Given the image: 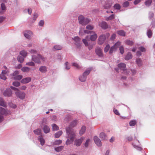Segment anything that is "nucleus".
Segmentation results:
<instances>
[{
    "mask_svg": "<svg viewBox=\"0 0 155 155\" xmlns=\"http://www.w3.org/2000/svg\"><path fill=\"white\" fill-rule=\"evenodd\" d=\"M66 131L68 135V137L70 140L68 139L66 143L67 145H68L73 143L75 137V134L73 131H72L70 127L66 128Z\"/></svg>",
    "mask_w": 155,
    "mask_h": 155,
    "instance_id": "nucleus-1",
    "label": "nucleus"
},
{
    "mask_svg": "<svg viewBox=\"0 0 155 155\" xmlns=\"http://www.w3.org/2000/svg\"><path fill=\"white\" fill-rule=\"evenodd\" d=\"M92 69V68L91 67L87 68L83 73V74L80 76L79 77V80L81 82L85 81L86 79L87 76L89 74Z\"/></svg>",
    "mask_w": 155,
    "mask_h": 155,
    "instance_id": "nucleus-2",
    "label": "nucleus"
},
{
    "mask_svg": "<svg viewBox=\"0 0 155 155\" xmlns=\"http://www.w3.org/2000/svg\"><path fill=\"white\" fill-rule=\"evenodd\" d=\"M11 88L15 91V94L18 97L21 99H23L25 98V93L19 91L17 88Z\"/></svg>",
    "mask_w": 155,
    "mask_h": 155,
    "instance_id": "nucleus-3",
    "label": "nucleus"
},
{
    "mask_svg": "<svg viewBox=\"0 0 155 155\" xmlns=\"http://www.w3.org/2000/svg\"><path fill=\"white\" fill-rule=\"evenodd\" d=\"M118 69H120L123 71L122 73L125 74L126 75L129 74L128 70L126 69V65L124 63H120L118 64Z\"/></svg>",
    "mask_w": 155,
    "mask_h": 155,
    "instance_id": "nucleus-4",
    "label": "nucleus"
},
{
    "mask_svg": "<svg viewBox=\"0 0 155 155\" xmlns=\"http://www.w3.org/2000/svg\"><path fill=\"white\" fill-rule=\"evenodd\" d=\"M79 23L82 25H85L89 23L90 20L88 18H84L83 16L81 15L78 17Z\"/></svg>",
    "mask_w": 155,
    "mask_h": 155,
    "instance_id": "nucleus-5",
    "label": "nucleus"
},
{
    "mask_svg": "<svg viewBox=\"0 0 155 155\" xmlns=\"http://www.w3.org/2000/svg\"><path fill=\"white\" fill-rule=\"evenodd\" d=\"M120 45V42L118 41L116 42L113 46L111 47L109 51L110 54H111L113 52L115 51Z\"/></svg>",
    "mask_w": 155,
    "mask_h": 155,
    "instance_id": "nucleus-6",
    "label": "nucleus"
},
{
    "mask_svg": "<svg viewBox=\"0 0 155 155\" xmlns=\"http://www.w3.org/2000/svg\"><path fill=\"white\" fill-rule=\"evenodd\" d=\"M73 40L74 41L75 44L76 45L77 48H80L81 47V44L80 41L81 39L78 36L72 38Z\"/></svg>",
    "mask_w": 155,
    "mask_h": 155,
    "instance_id": "nucleus-7",
    "label": "nucleus"
},
{
    "mask_svg": "<svg viewBox=\"0 0 155 155\" xmlns=\"http://www.w3.org/2000/svg\"><path fill=\"white\" fill-rule=\"evenodd\" d=\"M102 4L104 5V8L105 9L110 8L111 6V4L109 3L107 0H104L101 2Z\"/></svg>",
    "mask_w": 155,
    "mask_h": 155,
    "instance_id": "nucleus-8",
    "label": "nucleus"
},
{
    "mask_svg": "<svg viewBox=\"0 0 155 155\" xmlns=\"http://www.w3.org/2000/svg\"><path fill=\"white\" fill-rule=\"evenodd\" d=\"M9 72V71L8 70H2V73L0 74V78L4 80H6L7 78L5 75L7 74Z\"/></svg>",
    "mask_w": 155,
    "mask_h": 155,
    "instance_id": "nucleus-9",
    "label": "nucleus"
},
{
    "mask_svg": "<svg viewBox=\"0 0 155 155\" xmlns=\"http://www.w3.org/2000/svg\"><path fill=\"white\" fill-rule=\"evenodd\" d=\"M106 38V37L105 35H102L100 36L98 38V44L99 45L102 44Z\"/></svg>",
    "mask_w": 155,
    "mask_h": 155,
    "instance_id": "nucleus-10",
    "label": "nucleus"
},
{
    "mask_svg": "<svg viewBox=\"0 0 155 155\" xmlns=\"http://www.w3.org/2000/svg\"><path fill=\"white\" fill-rule=\"evenodd\" d=\"M84 139V137H81L80 139L76 140L75 141L74 145L77 147L79 146Z\"/></svg>",
    "mask_w": 155,
    "mask_h": 155,
    "instance_id": "nucleus-11",
    "label": "nucleus"
},
{
    "mask_svg": "<svg viewBox=\"0 0 155 155\" xmlns=\"http://www.w3.org/2000/svg\"><path fill=\"white\" fill-rule=\"evenodd\" d=\"M95 143L98 146H101V141L100 140L97 136H95L94 138Z\"/></svg>",
    "mask_w": 155,
    "mask_h": 155,
    "instance_id": "nucleus-12",
    "label": "nucleus"
},
{
    "mask_svg": "<svg viewBox=\"0 0 155 155\" xmlns=\"http://www.w3.org/2000/svg\"><path fill=\"white\" fill-rule=\"evenodd\" d=\"M32 34V32L30 31H27L24 32V35L25 37L28 39L30 38Z\"/></svg>",
    "mask_w": 155,
    "mask_h": 155,
    "instance_id": "nucleus-13",
    "label": "nucleus"
},
{
    "mask_svg": "<svg viewBox=\"0 0 155 155\" xmlns=\"http://www.w3.org/2000/svg\"><path fill=\"white\" fill-rule=\"evenodd\" d=\"M31 80V78L29 77H26L22 79L21 81V82L23 84H27L29 83Z\"/></svg>",
    "mask_w": 155,
    "mask_h": 155,
    "instance_id": "nucleus-14",
    "label": "nucleus"
},
{
    "mask_svg": "<svg viewBox=\"0 0 155 155\" xmlns=\"http://www.w3.org/2000/svg\"><path fill=\"white\" fill-rule=\"evenodd\" d=\"M95 52L99 56L101 57L103 56V53L101 48L97 47L95 49Z\"/></svg>",
    "mask_w": 155,
    "mask_h": 155,
    "instance_id": "nucleus-15",
    "label": "nucleus"
},
{
    "mask_svg": "<svg viewBox=\"0 0 155 155\" xmlns=\"http://www.w3.org/2000/svg\"><path fill=\"white\" fill-rule=\"evenodd\" d=\"M10 113L9 111H6L5 109L0 107V114L7 115Z\"/></svg>",
    "mask_w": 155,
    "mask_h": 155,
    "instance_id": "nucleus-16",
    "label": "nucleus"
},
{
    "mask_svg": "<svg viewBox=\"0 0 155 155\" xmlns=\"http://www.w3.org/2000/svg\"><path fill=\"white\" fill-rule=\"evenodd\" d=\"M12 92L11 90L9 88L5 91L3 93L4 95L5 96L10 97L12 95Z\"/></svg>",
    "mask_w": 155,
    "mask_h": 155,
    "instance_id": "nucleus-17",
    "label": "nucleus"
},
{
    "mask_svg": "<svg viewBox=\"0 0 155 155\" xmlns=\"http://www.w3.org/2000/svg\"><path fill=\"white\" fill-rule=\"evenodd\" d=\"M32 60L34 61L35 62L39 64L41 62V61L38 58L34 55H32L31 56Z\"/></svg>",
    "mask_w": 155,
    "mask_h": 155,
    "instance_id": "nucleus-18",
    "label": "nucleus"
},
{
    "mask_svg": "<svg viewBox=\"0 0 155 155\" xmlns=\"http://www.w3.org/2000/svg\"><path fill=\"white\" fill-rule=\"evenodd\" d=\"M99 25L102 28L104 29H106L108 28V25L105 22L102 21L100 22L99 24Z\"/></svg>",
    "mask_w": 155,
    "mask_h": 155,
    "instance_id": "nucleus-19",
    "label": "nucleus"
},
{
    "mask_svg": "<svg viewBox=\"0 0 155 155\" xmlns=\"http://www.w3.org/2000/svg\"><path fill=\"white\" fill-rule=\"evenodd\" d=\"M90 41V38L88 36H87L85 38L82 39V41L86 46H89V43L88 41Z\"/></svg>",
    "mask_w": 155,
    "mask_h": 155,
    "instance_id": "nucleus-20",
    "label": "nucleus"
},
{
    "mask_svg": "<svg viewBox=\"0 0 155 155\" xmlns=\"http://www.w3.org/2000/svg\"><path fill=\"white\" fill-rule=\"evenodd\" d=\"M39 70L42 73H45L47 71V68L45 66H41L40 67Z\"/></svg>",
    "mask_w": 155,
    "mask_h": 155,
    "instance_id": "nucleus-21",
    "label": "nucleus"
},
{
    "mask_svg": "<svg viewBox=\"0 0 155 155\" xmlns=\"http://www.w3.org/2000/svg\"><path fill=\"white\" fill-rule=\"evenodd\" d=\"M78 123V121L77 120H73L70 124V126L69 127H70V129L72 131H73L72 129L71 128V127H73L75 126Z\"/></svg>",
    "mask_w": 155,
    "mask_h": 155,
    "instance_id": "nucleus-22",
    "label": "nucleus"
},
{
    "mask_svg": "<svg viewBox=\"0 0 155 155\" xmlns=\"http://www.w3.org/2000/svg\"><path fill=\"white\" fill-rule=\"evenodd\" d=\"M64 69L66 70H68L71 68L70 64L68 62H66L64 64Z\"/></svg>",
    "mask_w": 155,
    "mask_h": 155,
    "instance_id": "nucleus-23",
    "label": "nucleus"
},
{
    "mask_svg": "<svg viewBox=\"0 0 155 155\" xmlns=\"http://www.w3.org/2000/svg\"><path fill=\"white\" fill-rule=\"evenodd\" d=\"M132 58V55L130 52H128L126 56L125 59L126 60H128L131 59Z\"/></svg>",
    "mask_w": 155,
    "mask_h": 155,
    "instance_id": "nucleus-24",
    "label": "nucleus"
},
{
    "mask_svg": "<svg viewBox=\"0 0 155 155\" xmlns=\"http://www.w3.org/2000/svg\"><path fill=\"white\" fill-rule=\"evenodd\" d=\"M97 38V35L94 33L93 35H91L90 36V40L92 41H94L96 40Z\"/></svg>",
    "mask_w": 155,
    "mask_h": 155,
    "instance_id": "nucleus-25",
    "label": "nucleus"
},
{
    "mask_svg": "<svg viewBox=\"0 0 155 155\" xmlns=\"http://www.w3.org/2000/svg\"><path fill=\"white\" fill-rule=\"evenodd\" d=\"M43 130L45 133L47 134L50 132V129L48 126L45 125L43 127Z\"/></svg>",
    "mask_w": 155,
    "mask_h": 155,
    "instance_id": "nucleus-26",
    "label": "nucleus"
},
{
    "mask_svg": "<svg viewBox=\"0 0 155 155\" xmlns=\"http://www.w3.org/2000/svg\"><path fill=\"white\" fill-rule=\"evenodd\" d=\"M0 105L4 107H6L7 106L5 102L3 99L1 97L0 98Z\"/></svg>",
    "mask_w": 155,
    "mask_h": 155,
    "instance_id": "nucleus-27",
    "label": "nucleus"
},
{
    "mask_svg": "<svg viewBox=\"0 0 155 155\" xmlns=\"http://www.w3.org/2000/svg\"><path fill=\"white\" fill-rule=\"evenodd\" d=\"M86 130V127L84 126H83L82 127L81 129L79 132V134H80V135H82L85 132Z\"/></svg>",
    "mask_w": 155,
    "mask_h": 155,
    "instance_id": "nucleus-28",
    "label": "nucleus"
},
{
    "mask_svg": "<svg viewBox=\"0 0 155 155\" xmlns=\"http://www.w3.org/2000/svg\"><path fill=\"white\" fill-rule=\"evenodd\" d=\"M38 139L40 142L42 146L45 143V140L43 138L42 136H39Z\"/></svg>",
    "mask_w": 155,
    "mask_h": 155,
    "instance_id": "nucleus-29",
    "label": "nucleus"
},
{
    "mask_svg": "<svg viewBox=\"0 0 155 155\" xmlns=\"http://www.w3.org/2000/svg\"><path fill=\"white\" fill-rule=\"evenodd\" d=\"M100 137L103 140H105L107 139V136L103 132L101 133L100 134Z\"/></svg>",
    "mask_w": 155,
    "mask_h": 155,
    "instance_id": "nucleus-30",
    "label": "nucleus"
},
{
    "mask_svg": "<svg viewBox=\"0 0 155 155\" xmlns=\"http://www.w3.org/2000/svg\"><path fill=\"white\" fill-rule=\"evenodd\" d=\"M117 33L120 35L124 36L125 35V32L122 30L117 31Z\"/></svg>",
    "mask_w": 155,
    "mask_h": 155,
    "instance_id": "nucleus-31",
    "label": "nucleus"
},
{
    "mask_svg": "<svg viewBox=\"0 0 155 155\" xmlns=\"http://www.w3.org/2000/svg\"><path fill=\"white\" fill-rule=\"evenodd\" d=\"M30 68L27 67H24L21 68V70L24 72H27L30 71Z\"/></svg>",
    "mask_w": 155,
    "mask_h": 155,
    "instance_id": "nucleus-32",
    "label": "nucleus"
},
{
    "mask_svg": "<svg viewBox=\"0 0 155 155\" xmlns=\"http://www.w3.org/2000/svg\"><path fill=\"white\" fill-rule=\"evenodd\" d=\"M34 133L37 135H39L41 134V130L40 129H38L33 131Z\"/></svg>",
    "mask_w": 155,
    "mask_h": 155,
    "instance_id": "nucleus-33",
    "label": "nucleus"
},
{
    "mask_svg": "<svg viewBox=\"0 0 155 155\" xmlns=\"http://www.w3.org/2000/svg\"><path fill=\"white\" fill-rule=\"evenodd\" d=\"M62 46L59 45H57L54 46L53 49L54 50H61L62 48Z\"/></svg>",
    "mask_w": 155,
    "mask_h": 155,
    "instance_id": "nucleus-34",
    "label": "nucleus"
},
{
    "mask_svg": "<svg viewBox=\"0 0 155 155\" xmlns=\"http://www.w3.org/2000/svg\"><path fill=\"white\" fill-rule=\"evenodd\" d=\"M152 0H146L145 2V4L147 7H149L151 4Z\"/></svg>",
    "mask_w": 155,
    "mask_h": 155,
    "instance_id": "nucleus-35",
    "label": "nucleus"
},
{
    "mask_svg": "<svg viewBox=\"0 0 155 155\" xmlns=\"http://www.w3.org/2000/svg\"><path fill=\"white\" fill-rule=\"evenodd\" d=\"M20 54L24 57H25L27 55V53L25 50H22L20 52Z\"/></svg>",
    "mask_w": 155,
    "mask_h": 155,
    "instance_id": "nucleus-36",
    "label": "nucleus"
},
{
    "mask_svg": "<svg viewBox=\"0 0 155 155\" xmlns=\"http://www.w3.org/2000/svg\"><path fill=\"white\" fill-rule=\"evenodd\" d=\"M62 132L60 130L55 134V137L56 138H58L62 134Z\"/></svg>",
    "mask_w": 155,
    "mask_h": 155,
    "instance_id": "nucleus-37",
    "label": "nucleus"
},
{
    "mask_svg": "<svg viewBox=\"0 0 155 155\" xmlns=\"http://www.w3.org/2000/svg\"><path fill=\"white\" fill-rule=\"evenodd\" d=\"M137 64L138 66H141L142 64V60L139 58L136 59Z\"/></svg>",
    "mask_w": 155,
    "mask_h": 155,
    "instance_id": "nucleus-38",
    "label": "nucleus"
},
{
    "mask_svg": "<svg viewBox=\"0 0 155 155\" xmlns=\"http://www.w3.org/2000/svg\"><path fill=\"white\" fill-rule=\"evenodd\" d=\"M23 77V76L22 75L18 74L16 76L14 77V79L16 80H19L21 79Z\"/></svg>",
    "mask_w": 155,
    "mask_h": 155,
    "instance_id": "nucleus-39",
    "label": "nucleus"
},
{
    "mask_svg": "<svg viewBox=\"0 0 155 155\" xmlns=\"http://www.w3.org/2000/svg\"><path fill=\"white\" fill-rule=\"evenodd\" d=\"M64 148L63 146H60L55 148V150L57 152H60Z\"/></svg>",
    "mask_w": 155,
    "mask_h": 155,
    "instance_id": "nucleus-40",
    "label": "nucleus"
},
{
    "mask_svg": "<svg viewBox=\"0 0 155 155\" xmlns=\"http://www.w3.org/2000/svg\"><path fill=\"white\" fill-rule=\"evenodd\" d=\"M18 61L21 63H22L24 61V58L20 56H18L17 57Z\"/></svg>",
    "mask_w": 155,
    "mask_h": 155,
    "instance_id": "nucleus-41",
    "label": "nucleus"
},
{
    "mask_svg": "<svg viewBox=\"0 0 155 155\" xmlns=\"http://www.w3.org/2000/svg\"><path fill=\"white\" fill-rule=\"evenodd\" d=\"M72 66L75 67L77 69H79L81 68V66L78 64L76 63H72Z\"/></svg>",
    "mask_w": 155,
    "mask_h": 155,
    "instance_id": "nucleus-42",
    "label": "nucleus"
},
{
    "mask_svg": "<svg viewBox=\"0 0 155 155\" xmlns=\"http://www.w3.org/2000/svg\"><path fill=\"white\" fill-rule=\"evenodd\" d=\"M53 130H59V127L56 124H53L52 125Z\"/></svg>",
    "mask_w": 155,
    "mask_h": 155,
    "instance_id": "nucleus-43",
    "label": "nucleus"
},
{
    "mask_svg": "<svg viewBox=\"0 0 155 155\" xmlns=\"http://www.w3.org/2000/svg\"><path fill=\"white\" fill-rule=\"evenodd\" d=\"M137 123L136 121L135 120L130 121L129 122V125L130 126H135Z\"/></svg>",
    "mask_w": 155,
    "mask_h": 155,
    "instance_id": "nucleus-44",
    "label": "nucleus"
},
{
    "mask_svg": "<svg viewBox=\"0 0 155 155\" xmlns=\"http://www.w3.org/2000/svg\"><path fill=\"white\" fill-rule=\"evenodd\" d=\"M152 34V32L149 29L147 30V35L149 38H150L151 37Z\"/></svg>",
    "mask_w": 155,
    "mask_h": 155,
    "instance_id": "nucleus-45",
    "label": "nucleus"
},
{
    "mask_svg": "<svg viewBox=\"0 0 155 155\" xmlns=\"http://www.w3.org/2000/svg\"><path fill=\"white\" fill-rule=\"evenodd\" d=\"M12 84L14 86L18 87L20 86V83L18 81H15L13 82Z\"/></svg>",
    "mask_w": 155,
    "mask_h": 155,
    "instance_id": "nucleus-46",
    "label": "nucleus"
},
{
    "mask_svg": "<svg viewBox=\"0 0 155 155\" xmlns=\"http://www.w3.org/2000/svg\"><path fill=\"white\" fill-rule=\"evenodd\" d=\"M114 18V15L112 14L110 15L109 17H107L106 19L107 21H108L109 20H112Z\"/></svg>",
    "mask_w": 155,
    "mask_h": 155,
    "instance_id": "nucleus-47",
    "label": "nucleus"
},
{
    "mask_svg": "<svg viewBox=\"0 0 155 155\" xmlns=\"http://www.w3.org/2000/svg\"><path fill=\"white\" fill-rule=\"evenodd\" d=\"M138 49L142 52H144L146 51V48L143 46H141L139 47Z\"/></svg>",
    "mask_w": 155,
    "mask_h": 155,
    "instance_id": "nucleus-48",
    "label": "nucleus"
},
{
    "mask_svg": "<svg viewBox=\"0 0 155 155\" xmlns=\"http://www.w3.org/2000/svg\"><path fill=\"white\" fill-rule=\"evenodd\" d=\"M9 105L10 107L13 109H15L17 107V106L15 104H14L12 103H9Z\"/></svg>",
    "mask_w": 155,
    "mask_h": 155,
    "instance_id": "nucleus-49",
    "label": "nucleus"
},
{
    "mask_svg": "<svg viewBox=\"0 0 155 155\" xmlns=\"http://www.w3.org/2000/svg\"><path fill=\"white\" fill-rule=\"evenodd\" d=\"M35 63L32 61L28 62L27 63H26V65L27 66H35Z\"/></svg>",
    "mask_w": 155,
    "mask_h": 155,
    "instance_id": "nucleus-50",
    "label": "nucleus"
},
{
    "mask_svg": "<svg viewBox=\"0 0 155 155\" xmlns=\"http://www.w3.org/2000/svg\"><path fill=\"white\" fill-rule=\"evenodd\" d=\"M126 44L129 45L131 46L133 44V42L130 40H127L126 41Z\"/></svg>",
    "mask_w": 155,
    "mask_h": 155,
    "instance_id": "nucleus-51",
    "label": "nucleus"
},
{
    "mask_svg": "<svg viewBox=\"0 0 155 155\" xmlns=\"http://www.w3.org/2000/svg\"><path fill=\"white\" fill-rule=\"evenodd\" d=\"M38 57L39 58H40L42 61H44L45 60L46 58L42 56L40 54H38Z\"/></svg>",
    "mask_w": 155,
    "mask_h": 155,
    "instance_id": "nucleus-52",
    "label": "nucleus"
},
{
    "mask_svg": "<svg viewBox=\"0 0 155 155\" xmlns=\"http://www.w3.org/2000/svg\"><path fill=\"white\" fill-rule=\"evenodd\" d=\"M62 142L61 140H57L54 141V144L55 145H59L62 143Z\"/></svg>",
    "mask_w": 155,
    "mask_h": 155,
    "instance_id": "nucleus-53",
    "label": "nucleus"
},
{
    "mask_svg": "<svg viewBox=\"0 0 155 155\" xmlns=\"http://www.w3.org/2000/svg\"><path fill=\"white\" fill-rule=\"evenodd\" d=\"M19 74V72L18 71H14L12 74L13 78H14V77L17 76Z\"/></svg>",
    "mask_w": 155,
    "mask_h": 155,
    "instance_id": "nucleus-54",
    "label": "nucleus"
},
{
    "mask_svg": "<svg viewBox=\"0 0 155 155\" xmlns=\"http://www.w3.org/2000/svg\"><path fill=\"white\" fill-rule=\"evenodd\" d=\"M129 5V2L127 1H126L123 4V6L124 7H127Z\"/></svg>",
    "mask_w": 155,
    "mask_h": 155,
    "instance_id": "nucleus-55",
    "label": "nucleus"
},
{
    "mask_svg": "<svg viewBox=\"0 0 155 155\" xmlns=\"http://www.w3.org/2000/svg\"><path fill=\"white\" fill-rule=\"evenodd\" d=\"M114 7L116 9H120V6L119 4H116L114 5Z\"/></svg>",
    "mask_w": 155,
    "mask_h": 155,
    "instance_id": "nucleus-56",
    "label": "nucleus"
},
{
    "mask_svg": "<svg viewBox=\"0 0 155 155\" xmlns=\"http://www.w3.org/2000/svg\"><path fill=\"white\" fill-rule=\"evenodd\" d=\"M110 48V46L109 45H107L106 46V47L104 48V52H107L108 51Z\"/></svg>",
    "mask_w": 155,
    "mask_h": 155,
    "instance_id": "nucleus-57",
    "label": "nucleus"
},
{
    "mask_svg": "<svg viewBox=\"0 0 155 155\" xmlns=\"http://www.w3.org/2000/svg\"><path fill=\"white\" fill-rule=\"evenodd\" d=\"M86 28L87 29L92 30L93 29L94 27L91 25H88L86 26Z\"/></svg>",
    "mask_w": 155,
    "mask_h": 155,
    "instance_id": "nucleus-58",
    "label": "nucleus"
},
{
    "mask_svg": "<svg viewBox=\"0 0 155 155\" xmlns=\"http://www.w3.org/2000/svg\"><path fill=\"white\" fill-rule=\"evenodd\" d=\"M120 53L123 54L124 52V49L122 46L120 47Z\"/></svg>",
    "mask_w": 155,
    "mask_h": 155,
    "instance_id": "nucleus-59",
    "label": "nucleus"
},
{
    "mask_svg": "<svg viewBox=\"0 0 155 155\" xmlns=\"http://www.w3.org/2000/svg\"><path fill=\"white\" fill-rule=\"evenodd\" d=\"M38 16V15L37 13H35L34 14V16L33 17V20L34 21L36 20V18Z\"/></svg>",
    "mask_w": 155,
    "mask_h": 155,
    "instance_id": "nucleus-60",
    "label": "nucleus"
},
{
    "mask_svg": "<svg viewBox=\"0 0 155 155\" xmlns=\"http://www.w3.org/2000/svg\"><path fill=\"white\" fill-rule=\"evenodd\" d=\"M90 140L89 139H87L84 145L86 147H87L89 143L90 142Z\"/></svg>",
    "mask_w": 155,
    "mask_h": 155,
    "instance_id": "nucleus-61",
    "label": "nucleus"
},
{
    "mask_svg": "<svg viewBox=\"0 0 155 155\" xmlns=\"http://www.w3.org/2000/svg\"><path fill=\"white\" fill-rule=\"evenodd\" d=\"M114 112L115 114H116V115H120V114L119 113V112L117 110L114 109Z\"/></svg>",
    "mask_w": 155,
    "mask_h": 155,
    "instance_id": "nucleus-62",
    "label": "nucleus"
},
{
    "mask_svg": "<svg viewBox=\"0 0 155 155\" xmlns=\"http://www.w3.org/2000/svg\"><path fill=\"white\" fill-rule=\"evenodd\" d=\"M44 24V21L43 20H41L38 23V25L39 26H42Z\"/></svg>",
    "mask_w": 155,
    "mask_h": 155,
    "instance_id": "nucleus-63",
    "label": "nucleus"
},
{
    "mask_svg": "<svg viewBox=\"0 0 155 155\" xmlns=\"http://www.w3.org/2000/svg\"><path fill=\"white\" fill-rule=\"evenodd\" d=\"M29 51L31 54H36L37 53V51L34 49H31Z\"/></svg>",
    "mask_w": 155,
    "mask_h": 155,
    "instance_id": "nucleus-64",
    "label": "nucleus"
}]
</instances>
